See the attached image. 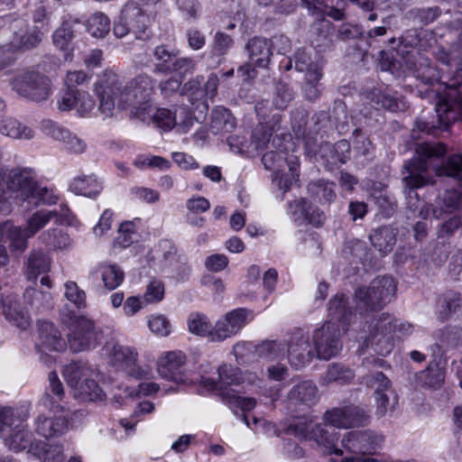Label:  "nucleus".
I'll return each mask as SVG.
<instances>
[{
	"label": "nucleus",
	"instance_id": "nucleus-27",
	"mask_svg": "<svg viewBox=\"0 0 462 462\" xmlns=\"http://www.w3.org/2000/svg\"><path fill=\"white\" fill-rule=\"evenodd\" d=\"M280 122L281 116L277 114L273 116L271 126L264 125L263 122H260V124L253 130L250 140V143L254 144L252 145L253 154L266 147L267 143L270 142L273 133L279 129Z\"/></svg>",
	"mask_w": 462,
	"mask_h": 462
},
{
	"label": "nucleus",
	"instance_id": "nucleus-35",
	"mask_svg": "<svg viewBox=\"0 0 462 462\" xmlns=\"http://www.w3.org/2000/svg\"><path fill=\"white\" fill-rule=\"evenodd\" d=\"M370 99L376 109L383 108L391 112H397L407 107L406 102L402 98L381 90H373Z\"/></svg>",
	"mask_w": 462,
	"mask_h": 462
},
{
	"label": "nucleus",
	"instance_id": "nucleus-36",
	"mask_svg": "<svg viewBox=\"0 0 462 462\" xmlns=\"http://www.w3.org/2000/svg\"><path fill=\"white\" fill-rule=\"evenodd\" d=\"M236 120L230 110L217 106L212 111L210 128L215 134L228 133L235 129Z\"/></svg>",
	"mask_w": 462,
	"mask_h": 462
},
{
	"label": "nucleus",
	"instance_id": "nucleus-45",
	"mask_svg": "<svg viewBox=\"0 0 462 462\" xmlns=\"http://www.w3.org/2000/svg\"><path fill=\"white\" fill-rule=\"evenodd\" d=\"M55 212L41 209L32 214L26 220V235L27 236H33L41 229L46 226L51 219L54 218Z\"/></svg>",
	"mask_w": 462,
	"mask_h": 462
},
{
	"label": "nucleus",
	"instance_id": "nucleus-21",
	"mask_svg": "<svg viewBox=\"0 0 462 462\" xmlns=\"http://www.w3.org/2000/svg\"><path fill=\"white\" fill-rule=\"evenodd\" d=\"M318 399V387L310 380L299 382L287 394L289 404L294 406L299 404L311 406L317 402Z\"/></svg>",
	"mask_w": 462,
	"mask_h": 462
},
{
	"label": "nucleus",
	"instance_id": "nucleus-41",
	"mask_svg": "<svg viewBox=\"0 0 462 462\" xmlns=\"http://www.w3.org/2000/svg\"><path fill=\"white\" fill-rule=\"evenodd\" d=\"M189 331L194 335L207 337L210 341V333L213 327L207 315L199 312H192L187 319Z\"/></svg>",
	"mask_w": 462,
	"mask_h": 462
},
{
	"label": "nucleus",
	"instance_id": "nucleus-14",
	"mask_svg": "<svg viewBox=\"0 0 462 462\" xmlns=\"http://www.w3.org/2000/svg\"><path fill=\"white\" fill-rule=\"evenodd\" d=\"M313 344L317 357L328 360L336 356L342 349L339 325L325 322L314 331Z\"/></svg>",
	"mask_w": 462,
	"mask_h": 462
},
{
	"label": "nucleus",
	"instance_id": "nucleus-4",
	"mask_svg": "<svg viewBox=\"0 0 462 462\" xmlns=\"http://www.w3.org/2000/svg\"><path fill=\"white\" fill-rule=\"evenodd\" d=\"M383 443V435L372 430L346 432L341 439L340 462H377L374 456Z\"/></svg>",
	"mask_w": 462,
	"mask_h": 462
},
{
	"label": "nucleus",
	"instance_id": "nucleus-63",
	"mask_svg": "<svg viewBox=\"0 0 462 462\" xmlns=\"http://www.w3.org/2000/svg\"><path fill=\"white\" fill-rule=\"evenodd\" d=\"M294 98L292 89L283 82H278L275 86L273 105L277 109H285Z\"/></svg>",
	"mask_w": 462,
	"mask_h": 462
},
{
	"label": "nucleus",
	"instance_id": "nucleus-8",
	"mask_svg": "<svg viewBox=\"0 0 462 462\" xmlns=\"http://www.w3.org/2000/svg\"><path fill=\"white\" fill-rule=\"evenodd\" d=\"M18 411L0 407V433L5 445L14 452L32 447V434L26 429Z\"/></svg>",
	"mask_w": 462,
	"mask_h": 462
},
{
	"label": "nucleus",
	"instance_id": "nucleus-43",
	"mask_svg": "<svg viewBox=\"0 0 462 462\" xmlns=\"http://www.w3.org/2000/svg\"><path fill=\"white\" fill-rule=\"evenodd\" d=\"M298 158H294V160L288 161L289 173H284L282 171L273 173V180L277 183L279 189L283 193L289 191L292 184L298 181Z\"/></svg>",
	"mask_w": 462,
	"mask_h": 462
},
{
	"label": "nucleus",
	"instance_id": "nucleus-6",
	"mask_svg": "<svg viewBox=\"0 0 462 462\" xmlns=\"http://www.w3.org/2000/svg\"><path fill=\"white\" fill-rule=\"evenodd\" d=\"M36 174L32 168H14L0 171V202L9 198L23 201L35 195Z\"/></svg>",
	"mask_w": 462,
	"mask_h": 462
},
{
	"label": "nucleus",
	"instance_id": "nucleus-23",
	"mask_svg": "<svg viewBox=\"0 0 462 462\" xmlns=\"http://www.w3.org/2000/svg\"><path fill=\"white\" fill-rule=\"evenodd\" d=\"M26 229L14 226L12 222L6 221L0 224V242H8L13 252L19 254L28 247Z\"/></svg>",
	"mask_w": 462,
	"mask_h": 462
},
{
	"label": "nucleus",
	"instance_id": "nucleus-58",
	"mask_svg": "<svg viewBox=\"0 0 462 462\" xmlns=\"http://www.w3.org/2000/svg\"><path fill=\"white\" fill-rule=\"evenodd\" d=\"M365 380L366 385L374 391V394L393 393L391 381L382 372L368 374L365 377Z\"/></svg>",
	"mask_w": 462,
	"mask_h": 462
},
{
	"label": "nucleus",
	"instance_id": "nucleus-62",
	"mask_svg": "<svg viewBox=\"0 0 462 462\" xmlns=\"http://www.w3.org/2000/svg\"><path fill=\"white\" fill-rule=\"evenodd\" d=\"M39 405L55 414L59 412H66V415L69 414V416L71 414L66 407L65 395L43 394L39 401Z\"/></svg>",
	"mask_w": 462,
	"mask_h": 462
},
{
	"label": "nucleus",
	"instance_id": "nucleus-42",
	"mask_svg": "<svg viewBox=\"0 0 462 462\" xmlns=\"http://www.w3.org/2000/svg\"><path fill=\"white\" fill-rule=\"evenodd\" d=\"M255 352L259 357L273 361L285 356L287 353V346L281 341L265 340L257 345Z\"/></svg>",
	"mask_w": 462,
	"mask_h": 462
},
{
	"label": "nucleus",
	"instance_id": "nucleus-55",
	"mask_svg": "<svg viewBox=\"0 0 462 462\" xmlns=\"http://www.w3.org/2000/svg\"><path fill=\"white\" fill-rule=\"evenodd\" d=\"M439 176H448L457 180L462 177V153L448 157L446 163L436 169Z\"/></svg>",
	"mask_w": 462,
	"mask_h": 462
},
{
	"label": "nucleus",
	"instance_id": "nucleus-54",
	"mask_svg": "<svg viewBox=\"0 0 462 462\" xmlns=\"http://www.w3.org/2000/svg\"><path fill=\"white\" fill-rule=\"evenodd\" d=\"M322 78V72L314 69L310 74H306L305 82L302 87L304 97L310 101L317 100L320 94L319 80Z\"/></svg>",
	"mask_w": 462,
	"mask_h": 462
},
{
	"label": "nucleus",
	"instance_id": "nucleus-31",
	"mask_svg": "<svg viewBox=\"0 0 462 462\" xmlns=\"http://www.w3.org/2000/svg\"><path fill=\"white\" fill-rule=\"evenodd\" d=\"M79 19L67 14L62 18L61 24L55 30L52 35L53 43L60 50L68 48L74 37L73 25L79 23Z\"/></svg>",
	"mask_w": 462,
	"mask_h": 462
},
{
	"label": "nucleus",
	"instance_id": "nucleus-11",
	"mask_svg": "<svg viewBox=\"0 0 462 462\" xmlns=\"http://www.w3.org/2000/svg\"><path fill=\"white\" fill-rule=\"evenodd\" d=\"M12 87L21 97L37 103L46 101L52 93L51 79L32 69L24 70L14 77Z\"/></svg>",
	"mask_w": 462,
	"mask_h": 462
},
{
	"label": "nucleus",
	"instance_id": "nucleus-50",
	"mask_svg": "<svg viewBox=\"0 0 462 462\" xmlns=\"http://www.w3.org/2000/svg\"><path fill=\"white\" fill-rule=\"evenodd\" d=\"M354 378V373L349 368L340 364H332L328 366L322 378L323 383H347Z\"/></svg>",
	"mask_w": 462,
	"mask_h": 462
},
{
	"label": "nucleus",
	"instance_id": "nucleus-52",
	"mask_svg": "<svg viewBox=\"0 0 462 462\" xmlns=\"http://www.w3.org/2000/svg\"><path fill=\"white\" fill-rule=\"evenodd\" d=\"M445 379V372L437 364L430 365L428 368L420 372L419 380L425 385L438 389L439 388Z\"/></svg>",
	"mask_w": 462,
	"mask_h": 462
},
{
	"label": "nucleus",
	"instance_id": "nucleus-25",
	"mask_svg": "<svg viewBox=\"0 0 462 462\" xmlns=\"http://www.w3.org/2000/svg\"><path fill=\"white\" fill-rule=\"evenodd\" d=\"M272 42L266 38L254 37L246 44L252 63L261 68H266L271 60Z\"/></svg>",
	"mask_w": 462,
	"mask_h": 462
},
{
	"label": "nucleus",
	"instance_id": "nucleus-9",
	"mask_svg": "<svg viewBox=\"0 0 462 462\" xmlns=\"http://www.w3.org/2000/svg\"><path fill=\"white\" fill-rule=\"evenodd\" d=\"M113 32L116 38L133 33L138 40H147L152 35L150 18L135 2H127L114 24Z\"/></svg>",
	"mask_w": 462,
	"mask_h": 462
},
{
	"label": "nucleus",
	"instance_id": "nucleus-39",
	"mask_svg": "<svg viewBox=\"0 0 462 462\" xmlns=\"http://www.w3.org/2000/svg\"><path fill=\"white\" fill-rule=\"evenodd\" d=\"M438 342L435 346L439 351L444 352L457 347L462 342V330L457 327H448L436 334ZM442 355V353H440Z\"/></svg>",
	"mask_w": 462,
	"mask_h": 462
},
{
	"label": "nucleus",
	"instance_id": "nucleus-18",
	"mask_svg": "<svg viewBox=\"0 0 462 462\" xmlns=\"http://www.w3.org/2000/svg\"><path fill=\"white\" fill-rule=\"evenodd\" d=\"M83 416L82 411H75L64 416H57L54 419H50L43 414H39L35 420L36 432L48 439L56 436H60L66 433L70 428L74 426V420L80 419Z\"/></svg>",
	"mask_w": 462,
	"mask_h": 462
},
{
	"label": "nucleus",
	"instance_id": "nucleus-22",
	"mask_svg": "<svg viewBox=\"0 0 462 462\" xmlns=\"http://www.w3.org/2000/svg\"><path fill=\"white\" fill-rule=\"evenodd\" d=\"M3 313L14 326L25 329L30 326L28 312L20 306L16 295L9 294L1 298Z\"/></svg>",
	"mask_w": 462,
	"mask_h": 462
},
{
	"label": "nucleus",
	"instance_id": "nucleus-59",
	"mask_svg": "<svg viewBox=\"0 0 462 462\" xmlns=\"http://www.w3.org/2000/svg\"><path fill=\"white\" fill-rule=\"evenodd\" d=\"M233 44L234 41L230 35L223 32H217L211 44V55L224 57L227 54Z\"/></svg>",
	"mask_w": 462,
	"mask_h": 462
},
{
	"label": "nucleus",
	"instance_id": "nucleus-48",
	"mask_svg": "<svg viewBox=\"0 0 462 462\" xmlns=\"http://www.w3.org/2000/svg\"><path fill=\"white\" fill-rule=\"evenodd\" d=\"M297 158L294 155L287 156L283 150L270 151L262 157V162L266 170L273 171V173L282 171L284 165L288 166L289 160Z\"/></svg>",
	"mask_w": 462,
	"mask_h": 462
},
{
	"label": "nucleus",
	"instance_id": "nucleus-37",
	"mask_svg": "<svg viewBox=\"0 0 462 462\" xmlns=\"http://www.w3.org/2000/svg\"><path fill=\"white\" fill-rule=\"evenodd\" d=\"M310 196L319 203H331L336 199L335 184L324 180L309 183Z\"/></svg>",
	"mask_w": 462,
	"mask_h": 462
},
{
	"label": "nucleus",
	"instance_id": "nucleus-13",
	"mask_svg": "<svg viewBox=\"0 0 462 462\" xmlns=\"http://www.w3.org/2000/svg\"><path fill=\"white\" fill-rule=\"evenodd\" d=\"M253 312L246 308L235 309L219 318L210 333L211 342H223L237 335L252 320Z\"/></svg>",
	"mask_w": 462,
	"mask_h": 462
},
{
	"label": "nucleus",
	"instance_id": "nucleus-34",
	"mask_svg": "<svg viewBox=\"0 0 462 462\" xmlns=\"http://www.w3.org/2000/svg\"><path fill=\"white\" fill-rule=\"evenodd\" d=\"M374 247L383 254L390 253L396 243L394 230L390 226H381L369 236Z\"/></svg>",
	"mask_w": 462,
	"mask_h": 462
},
{
	"label": "nucleus",
	"instance_id": "nucleus-10",
	"mask_svg": "<svg viewBox=\"0 0 462 462\" xmlns=\"http://www.w3.org/2000/svg\"><path fill=\"white\" fill-rule=\"evenodd\" d=\"M288 431L299 439L314 440L328 453L340 454L341 448H337L338 433L325 422L314 425L312 421L301 418L291 423Z\"/></svg>",
	"mask_w": 462,
	"mask_h": 462
},
{
	"label": "nucleus",
	"instance_id": "nucleus-29",
	"mask_svg": "<svg viewBox=\"0 0 462 462\" xmlns=\"http://www.w3.org/2000/svg\"><path fill=\"white\" fill-rule=\"evenodd\" d=\"M347 299L344 294H337L330 300L328 304V316L329 320L327 322H333L334 324H340L345 326L349 322L352 312L346 307Z\"/></svg>",
	"mask_w": 462,
	"mask_h": 462
},
{
	"label": "nucleus",
	"instance_id": "nucleus-32",
	"mask_svg": "<svg viewBox=\"0 0 462 462\" xmlns=\"http://www.w3.org/2000/svg\"><path fill=\"white\" fill-rule=\"evenodd\" d=\"M51 269V259L41 251H32L26 262L25 274L29 280H35L40 274Z\"/></svg>",
	"mask_w": 462,
	"mask_h": 462
},
{
	"label": "nucleus",
	"instance_id": "nucleus-40",
	"mask_svg": "<svg viewBox=\"0 0 462 462\" xmlns=\"http://www.w3.org/2000/svg\"><path fill=\"white\" fill-rule=\"evenodd\" d=\"M97 271L100 273L104 286L107 290L116 289L124 281L125 273L117 264L102 263Z\"/></svg>",
	"mask_w": 462,
	"mask_h": 462
},
{
	"label": "nucleus",
	"instance_id": "nucleus-5",
	"mask_svg": "<svg viewBox=\"0 0 462 462\" xmlns=\"http://www.w3.org/2000/svg\"><path fill=\"white\" fill-rule=\"evenodd\" d=\"M397 283L391 276L374 279L368 286H362L355 292L356 308L361 311H374L383 309L395 296Z\"/></svg>",
	"mask_w": 462,
	"mask_h": 462
},
{
	"label": "nucleus",
	"instance_id": "nucleus-20",
	"mask_svg": "<svg viewBox=\"0 0 462 462\" xmlns=\"http://www.w3.org/2000/svg\"><path fill=\"white\" fill-rule=\"evenodd\" d=\"M288 208L295 221H307L309 224L319 226L322 225L325 220L323 212L313 207L306 199L290 202Z\"/></svg>",
	"mask_w": 462,
	"mask_h": 462
},
{
	"label": "nucleus",
	"instance_id": "nucleus-49",
	"mask_svg": "<svg viewBox=\"0 0 462 462\" xmlns=\"http://www.w3.org/2000/svg\"><path fill=\"white\" fill-rule=\"evenodd\" d=\"M88 368L80 362H72L66 365L63 375L67 383L74 390L87 378Z\"/></svg>",
	"mask_w": 462,
	"mask_h": 462
},
{
	"label": "nucleus",
	"instance_id": "nucleus-7",
	"mask_svg": "<svg viewBox=\"0 0 462 462\" xmlns=\"http://www.w3.org/2000/svg\"><path fill=\"white\" fill-rule=\"evenodd\" d=\"M61 320L68 328V340L73 352L94 348L99 339V333L93 319L69 310L62 314Z\"/></svg>",
	"mask_w": 462,
	"mask_h": 462
},
{
	"label": "nucleus",
	"instance_id": "nucleus-24",
	"mask_svg": "<svg viewBox=\"0 0 462 462\" xmlns=\"http://www.w3.org/2000/svg\"><path fill=\"white\" fill-rule=\"evenodd\" d=\"M287 354L289 362L296 368H300L310 363L313 356L308 339L302 335L292 337L287 346Z\"/></svg>",
	"mask_w": 462,
	"mask_h": 462
},
{
	"label": "nucleus",
	"instance_id": "nucleus-60",
	"mask_svg": "<svg viewBox=\"0 0 462 462\" xmlns=\"http://www.w3.org/2000/svg\"><path fill=\"white\" fill-rule=\"evenodd\" d=\"M346 406L328 410L322 416L326 424L337 429H347Z\"/></svg>",
	"mask_w": 462,
	"mask_h": 462
},
{
	"label": "nucleus",
	"instance_id": "nucleus-1",
	"mask_svg": "<svg viewBox=\"0 0 462 462\" xmlns=\"http://www.w3.org/2000/svg\"><path fill=\"white\" fill-rule=\"evenodd\" d=\"M155 87L156 80L147 74L124 82L118 74L106 70L94 88L98 98L97 112L103 118H108L117 106L122 110L129 109L131 116L139 120L148 119Z\"/></svg>",
	"mask_w": 462,
	"mask_h": 462
},
{
	"label": "nucleus",
	"instance_id": "nucleus-56",
	"mask_svg": "<svg viewBox=\"0 0 462 462\" xmlns=\"http://www.w3.org/2000/svg\"><path fill=\"white\" fill-rule=\"evenodd\" d=\"M64 297L79 310L87 308L86 292L73 281L65 282Z\"/></svg>",
	"mask_w": 462,
	"mask_h": 462
},
{
	"label": "nucleus",
	"instance_id": "nucleus-47",
	"mask_svg": "<svg viewBox=\"0 0 462 462\" xmlns=\"http://www.w3.org/2000/svg\"><path fill=\"white\" fill-rule=\"evenodd\" d=\"M88 32L96 38H104L110 31V19L101 12L93 14L87 21Z\"/></svg>",
	"mask_w": 462,
	"mask_h": 462
},
{
	"label": "nucleus",
	"instance_id": "nucleus-44",
	"mask_svg": "<svg viewBox=\"0 0 462 462\" xmlns=\"http://www.w3.org/2000/svg\"><path fill=\"white\" fill-rule=\"evenodd\" d=\"M140 223V218L122 223L118 229V236L115 239L114 245L121 248L130 246L137 238L136 230Z\"/></svg>",
	"mask_w": 462,
	"mask_h": 462
},
{
	"label": "nucleus",
	"instance_id": "nucleus-15",
	"mask_svg": "<svg viewBox=\"0 0 462 462\" xmlns=\"http://www.w3.org/2000/svg\"><path fill=\"white\" fill-rule=\"evenodd\" d=\"M105 351L113 365L127 371L134 378L146 377L147 372L136 366L138 353L135 348L110 341L106 344Z\"/></svg>",
	"mask_w": 462,
	"mask_h": 462
},
{
	"label": "nucleus",
	"instance_id": "nucleus-26",
	"mask_svg": "<svg viewBox=\"0 0 462 462\" xmlns=\"http://www.w3.org/2000/svg\"><path fill=\"white\" fill-rule=\"evenodd\" d=\"M69 189L77 195L96 198L103 189V185L94 174L80 175L73 179Z\"/></svg>",
	"mask_w": 462,
	"mask_h": 462
},
{
	"label": "nucleus",
	"instance_id": "nucleus-46",
	"mask_svg": "<svg viewBox=\"0 0 462 462\" xmlns=\"http://www.w3.org/2000/svg\"><path fill=\"white\" fill-rule=\"evenodd\" d=\"M75 395L83 402L103 400L105 393L95 380L85 378L75 390Z\"/></svg>",
	"mask_w": 462,
	"mask_h": 462
},
{
	"label": "nucleus",
	"instance_id": "nucleus-51",
	"mask_svg": "<svg viewBox=\"0 0 462 462\" xmlns=\"http://www.w3.org/2000/svg\"><path fill=\"white\" fill-rule=\"evenodd\" d=\"M442 14L438 6L412 8L407 12L406 17L413 22L428 25L436 21Z\"/></svg>",
	"mask_w": 462,
	"mask_h": 462
},
{
	"label": "nucleus",
	"instance_id": "nucleus-57",
	"mask_svg": "<svg viewBox=\"0 0 462 462\" xmlns=\"http://www.w3.org/2000/svg\"><path fill=\"white\" fill-rule=\"evenodd\" d=\"M347 429L365 426L369 423L370 415L368 411L357 405L350 404L346 406Z\"/></svg>",
	"mask_w": 462,
	"mask_h": 462
},
{
	"label": "nucleus",
	"instance_id": "nucleus-33",
	"mask_svg": "<svg viewBox=\"0 0 462 462\" xmlns=\"http://www.w3.org/2000/svg\"><path fill=\"white\" fill-rule=\"evenodd\" d=\"M0 134L14 139L23 140H30L34 136L32 128L12 117L0 119Z\"/></svg>",
	"mask_w": 462,
	"mask_h": 462
},
{
	"label": "nucleus",
	"instance_id": "nucleus-19",
	"mask_svg": "<svg viewBox=\"0 0 462 462\" xmlns=\"http://www.w3.org/2000/svg\"><path fill=\"white\" fill-rule=\"evenodd\" d=\"M67 347L66 341L61 337L60 332L49 321L39 323V341L37 348L41 352L57 351L61 352Z\"/></svg>",
	"mask_w": 462,
	"mask_h": 462
},
{
	"label": "nucleus",
	"instance_id": "nucleus-28",
	"mask_svg": "<svg viewBox=\"0 0 462 462\" xmlns=\"http://www.w3.org/2000/svg\"><path fill=\"white\" fill-rule=\"evenodd\" d=\"M178 114L186 115V108L180 107L171 112L167 108H155L152 105L149 112L150 118L141 121L148 124L153 123L160 128L171 130L177 125Z\"/></svg>",
	"mask_w": 462,
	"mask_h": 462
},
{
	"label": "nucleus",
	"instance_id": "nucleus-38",
	"mask_svg": "<svg viewBox=\"0 0 462 462\" xmlns=\"http://www.w3.org/2000/svg\"><path fill=\"white\" fill-rule=\"evenodd\" d=\"M38 239L51 249H62L70 245L68 234L59 227H51L42 232Z\"/></svg>",
	"mask_w": 462,
	"mask_h": 462
},
{
	"label": "nucleus",
	"instance_id": "nucleus-12",
	"mask_svg": "<svg viewBox=\"0 0 462 462\" xmlns=\"http://www.w3.org/2000/svg\"><path fill=\"white\" fill-rule=\"evenodd\" d=\"M370 333L366 339L368 346L371 345L374 351L385 356L393 350L394 333V317L388 313H382L374 319L370 324Z\"/></svg>",
	"mask_w": 462,
	"mask_h": 462
},
{
	"label": "nucleus",
	"instance_id": "nucleus-61",
	"mask_svg": "<svg viewBox=\"0 0 462 462\" xmlns=\"http://www.w3.org/2000/svg\"><path fill=\"white\" fill-rule=\"evenodd\" d=\"M23 297L29 304L36 309L49 308L51 306V296L49 291H43L34 288L25 290Z\"/></svg>",
	"mask_w": 462,
	"mask_h": 462
},
{
	"label": "nucleus",
	"instance_id": "nucleus-3",
	"mask_svg": "<svg viewBox=\"0 0 462 462\" xmlns=\"http://www.w3.org/2000/svg\"><path fill=\"white\" fill-rule=\"evenodd\" d=\"M416 152L418 156L405 163L407 175L402 179L405 183L407 205L413 211L418 208L420 203L416 189L430 182L427 177L430 161L444 156L446 147L440 143H423L417 147Z\"/></svg>",
	"mask_w": 462,
	"mask_h": 462
},
{
	"label": "nucleus",
	"instance_id": "nucleus-64",
	"mask_svg": "<svg viewBox=\"0 0 462 462\" xmlns=\"http://www.w3.org/2000/svg\"><path fill=\"white\" fill-rule=\"evenodd\" d=\"M294 68L300 72L305 71L310 74L314 69L321 71V67L318 63H314L309 53L303 49H299L293 56Z\"/></svg>",
	"mask_w": 462,
	"mask_h": 462
},
{
	"label": "nucleus",
	"instance_id": "nucleus-2",
	"mask_svg": "<svg viewBox=\"0 0 462 462\" xmlns=\"http://www.w3.org/2000/svg\"><path fill=\"white\" fill-rule=\"evenodd\" d=\"M448 92L437 103L435 111L439 117V127L446 130L455 121L462 118V65L457 63L455 73L447 82ZM444 203L448 208H462V193L457 189L448 190L444 196ZM462 224V220H459Z\"/></svg>",
	"mask_w": 462,
	"mask_h": 462
},
{
	"label": "nucleus",
	"instance_id": "nucleus-53",
	"mask_svg": "<svg viewBox=\"0 0 462 462\" xmlns=\"http://www.w3.org/2000/svg\"><path fill=\"white\" fill-rule=\"evenodd\" d=\"M220 396L226 404L235 405L240 408L243 411H250L256 405V401L254 398L242 397L238 395L233 389L222 390L220 392Z\"/></svg>",
	"mask_w": 462,
	"mask_h": 462
},
{
	"label": "nucleus",
	"instance_id": "nucleus-30",
	"mask_svg": "<svg viewBox=\"0 0 462 462\" xmlns=\"http://www.w3.org/2000/svg\"><path fill=\"white\" fill-rule=\"evenodd\" d=\"M178 54L179 51L169 45L156 46L153 50L154 71L164 74L171 73V69Z\"/></svg>",
	"mask_w": 462,
	"mask_h": 462
},
{
	"label": "nucleus",
	"instance_id": "nucleus-16",
	"mask_svg": "<svg viewBox=\"0 0 462 462\" xmlns=\"http://www.w3.org/2000/svg\"><path fill=\"white\" fill-rule=\"evenodd\" d=\"M187 356L180 350L164 353L158 361V373L161 377L176 383H187Z\"/></svg>",
	"mask_w": 462,
	"mask_h": 462
},
{
	"label": "nucleus",
	"instance_id": "nucleus-17",
	"mask_svg": "<svg viewBox=\"0 0 462 462\" xmlns=\"http://www.w3.org/2000/svg\"><path fill=\"white\" fill-rule=\"evenodd\" d=\"M11 26L14 30V36L7 44L14 55L16 52L36 48L43 39V32L37 26L28 28L24 20H15Z\"/></svg>",
	"mask_w": 462,
	"mask_h": 462
}]
</instances>
